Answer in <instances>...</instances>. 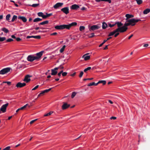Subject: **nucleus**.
Wrapping results in <instances>:
<instances>
[{"mask_svg": "<svg viewBox=\"0 0 150 150\" xmlns=\"http://www.w3.org/2000/svg\"><path fill=\"white\" fill-rule=\"evenodd\" d=\"M140 21H141L140 19L132 18L128 20H127L125 22V25L127 26L130 25L134 26L135 25L136 23H137Z\"/></svg>", "mask_w": 150, "mask_h": 150, "instance_id": "f257e3e1", "label": "nucleus"}, {"mask_svg": "<svg viewBox=\"0 0 150 150\" xmlns=\"http://www.w3.org/2000/svg\"><path fill=\"white\" fill-rule=\"evenodd\" d=\"M127 26L125 25V23L124 24L123 26H122L120 28H118L116 29L117 32H120V33H123L126 31L127 29L128 28L127 27Z\"/></svg>", "mask_w": 150, "mask_h": 150, "instance_id": "f03ea898", "label": "nucleus"}, {"mask_svg": "<svg viewBox=\"0 0 150 150\" xmlns=\"http://www.w3.org/2000/svg\"><path fill=\"white\" fill-rule=\"evenodd\" d=\"M10 68L7 67L4 68L0 71V74H4L6 73L9 72L10 70Z\"/></svg>", "mask_w": 150, "mask_h": 150, "instance_id": "7ed1b4c3", "label": "nucleus"}, {"mask_svg": "<svg viewBox=\"0 0 150 150\" xmlns=\"http://www.w3.org/2000/svg\"><path fill=\"white\" fill-rule=\"evenodd\" d=\"M54 28L57 30H63L67 29L66 25L64 24L61 25H57L54 27Z\"/></svg>", "mask_w": 150, "mask_h": 150, "instance_id": "20e7f679", "label": "nucleus"}, {"mask_svg": "<svg viewBox=\"0 0 150 150\" xmlns=\"http://www.w3.org/2000/svg\"><path fill=\"white\" fill-rule=\"evenodd\" d=\"M8 105V103H7L3 105L1 108L0 110L2 112H6V108Z\"/></svg>", "mask_w": 150, "mask_h": 150, "instance_id": "39448f33", "label": "nucleus"}, {"mask_svg": "<svg viewBox=\"0 0 150 150\" xmlns=\"http://www.w3.org/2000/svg\"><path fill=\"white\" fill-rule=\"evenodd\" d=\"M35 60H36V58L34 55H30L27 57V60L29 61L32 62Z\"/></svg>", "mask_w": 150, "mask_h": 150, "instance_id": "423d86ee", "label": "nucleus"}, {"mask_svg": "<svg viewBox=\"0 0 150 150\" xmlns=\"http://www.w3.org/2000/svg\"><path fill=\"white\" fill-rule=\"evenodd\" d=\"M32 76L31 75L28 74L27 75L25 76L23 81L26 83H28L30 81V78Z\"/></svg>", "mask_w": 150, "mask_h": 150, "instance_id": "0eeeda50", "label": "nucleus"}, {"mask_svg": "<svg viewBox=\"0 0 150 150\" xmlns=\"http://www.w3.org/2000/svg\"><path fill=\"white\" fill-rule=\"evenodd\" d=\"M77 23L75 22H72L68 25H66L67 29H69L72 26H76Z\"/></svg>", "mask_w": 150, "mask_h": 150, "instance_id": "6e6552de", "label": "nucleus"}, {"mask_svg": "<svg viewBox=\"0 0 150 150\" xmlns=\"http://www.w3.org/2000/svg\"><path fill=\"white\" fill-rule=\"evenodd\" d=\"M43 52L44 51H42L38 53H37L36 54V56H35L36 58V60H38L41 57L42 55Z\"/></svg>", "mask_w": 150, "mask_h": 150, "instance_id": "1a4fd4ad", "label": "nucleus"}, {"mask_svg": "<svg viewBox=\"0 0 150 150\" xmlns=\"http://www.w3.org/2000/svg\"><path fill=\"white\" fill-rule=\"evenodd\" d=\"M100 28V27L98 25H93L91 27L89 30L90 31H91V30L93 31L99 29Z\"/></svg>", "mask_w": 150, "mask_h": 150, "instance_id": "9d476101", "label": "nucleus"}, {"mask_svg": "<svg viewBox=\"0 0 150 150\" xmlns=\"http://www.w3.org/2000/svg\"><path fill=\"white\" fill-rule=\"evenodd\" d=\"M61 11L66 14H67L69 13V8L68 7H65L62 8Z\"/></svg>", "mask_w": 150, "mask_h": 150, "instance_id": "9b49d317", "label": "nucleus"}, {"mask_svg": "<svg viewBox=\"0 0 150 150\" xmlns=\"http://www.w3.org/2000/svg\"><path fill=\"white\" fill-rule=\"evenodd\" d=\"M82 58L84 59L85 61H86L90 59V56L89 55V53H87L83 55L82 56Z\"/></svg>", "mask_w": 150, "mask_h": 150, "instance_id": "f8f14e48", "label": "nucleus"}, {"mask_svg": "<svg viewBox=\"0 0 150 150\" xmlns=\"http://www.w3.org/2000/svg\"><path fill=\"white\" fill-rule=\"evenodd\" d=\"M63 5V3H57L53 6V7L55 9H57L59 7H62Z\"/></svg>", "mask_w": 150, "mask_h": 150, "instance_id": "ddd939ff", "label": "nucleus"}, {"mask_svg": "<svg viewBox=\"0 0 150 150\" xmlns=\"http://www.w3.org/2000/svg\"><path fill=\"white\" fill-rule=\"evenodd\" d=\"M59 69V68L56 67L54 68V69H52L51 75H56L57 73V70H58Z\"/></svg>", "mask_w": 150, "mask_h": 150, "instance_id": "4468645a", "label": "nucleus"}, {"mask_svg": "<svg viewBox=\"0 0 150 150\" xmlns=\"http://www.w3.org/2000/svg\"><path fill=\"white\" fill-rule=\"evenodd\" d=\"M25 85L26 83H21V82H18L16 86L18 88H21L24 86Z\"/></svg>", "mask_w": 150, "mask_h": 150, "instance_id": "2eb2a0df", "label": "nucleus"}, {"mask_svg": "<svg viewBox=\"0 0 150 150\" xmlns=\"http://www.w3.org/2000/svg\"><path fill=\"white\" fill-rule=\"evenodd\" d=\"M70 106V105L66 103H64L62 106V108L63 110L65 109Z\"/></svg>", "mask_w": 150, "mask_h": 150, "instance_id": "dca6fc26", "label": "nucleus"}, {"mask_svg": "<svg viewBox=\"0 0 150 150\" xmlns=\"http://www.w3.org/2000/svg\"><path fill=\"white\" fill-rule=\"evenodd\" d=\"M79 7L78 5L74 4L72 5L71 7V9L73 10L77 9L79 8Z\"/></svg>", "mask_w": 150, "mask_h": 150, "instance_id": "f3484780", "label": "nucleus"}, {"mask_svg": "<svg viewBox=\"0 0 150 150\" xmlns=\"http://www.w3.org/2000/svg\"><path fill=\"white\" fill-rule=\"evenodd\" d=\"M33 38L36 39H39L41 37L40 35H36V36H27V38Z\"/></svg>", "mask_w": 150, "mask_h": 150, "instance_id": "a211bd4d", "label": "nucleus"}, {"mask_svg": "<svg viewBox=\"0 0 150 150\" xmlns=\"http://www.w3.org/2000/svg\"><path fill=\"white\" fill-rule=\"evenodd\" d=\"M18 18L22 20L23 22H25L27 21L26 18L24 16H19Z\"/></svg>", "mask_w": 150, "mask_h": 150, "instance_id": "6ab92c4d", "label": "nucleus"}, {"mask_svg": "<svg viewBox=\"0 0 150 150\" xmlns=\"http://www.w3.org/2000/svg\"><path fill=\"white\" fill-rule=\"evenodd\" d=\"M117 32L116 29L114 30L113 31L110 32L108 35V36H112L114 34H115Z\"/></svg>", "mask_w": 150, "mask_h": 150, "instance_id": "aec40b11", "label": "nucleus"}, {"mask_svg": "<svg viewBox=\"0 0 150 150\" xmlns=\"http://www.w3.org/2000/svg\"><path fill=\"white\" fill-rule=\"evenodd\" d=\"M150 12V9L147 8L145 10L143 11V13L144 14H146Z\"/></svg>", "mask_w": 150, "mask_h": 150, "instance_id": "412c9836", "label": "nucleus"}, {"mask_svg": "<svg viewBox=\"0 0 150 150\" xmlns=\"http://www.w3.org/2000/svg\"><path fill=\"white\" fill-rule=\"evenodd\" d=\"M125 16L127 18L126 19H127V18H133L134 16L132 15L127 14L125 15Z\"/></svg>", "mask_w": 150, "mask_h": 150, "instance_id": "4be33fe9", "label": "nucleus"}, {"mask_svg": "<svg viewBox=\"0 0 150 150\" xmlns=\"http://www.w3.org/2000/svg\"><path fill=\"white\" fill-rule=\"evenodd\" d=\"M115 25H117L118 28H120L123 25V24L120 22H116L115 23Z\"/></svg>", "mask_w": 150, "mask_h": 150, "instance_id": "5701e85b", "label": "nucleus"}, {"mask_svg": "<svg viewBox=\"0 0 150 150\" xmlns=\"http://www.w3.org/2000/svg\"><path fill=\"white\" fill-rule=\"evenodd\" d=\"M40 5V4L39 3L38 4H33L32 5H27V6H31L33 7H36L39 6Z\"/></svg>", "mask_w": 150, "mask_h": 150, "instance_id": "b1692460", "label": "nucleus"}, {"mask_svg": "<svg viewBox=\"0 0 150 150\" xmlns=\"http://www.w3.org/2000/svg\"><path fill=\"white\" fill-rule=\"evenodd\" d=\"M48 21H43L42 22H41L39 23V25H44L46 24H47L48 23Z\"/></svg>", "mask_w": 150, "mask_h": 150, "instance_id": "393cba45", "label": "nucleus"}, {"mask_svg": "<svg viewBox=\"0 0 150 150\" xmlns=\"http://www.w3.org/2000/svg\"><path fill=\"white\" fill-rule=\"evenodd\" d=\"M102 24V28L103 29H105L107 27V24L105 22H103Z\"/></svg>", "mask_w": 150, "mask_h": 150, "instance_id": "a878e982", "label": "nucleus"}, {"mask_svg": "<svg viewBox=\"0 0 150 150\" xmlns=\"http://www.w3.org/2000/svg\"><path fill=\"white\" fill-rule=\"evenodd\" d=\"M1 30L3 31L4 33H7L9 32V30L5 28H3L1 29Z\"/></svg>", "mask_w": 150, "mask_h": 150, "instance_id": "bb28decb", "label": "nucleus"}, {"mask_svg": "<svg viewBox=\"0 0 150 150\" xmlns=\"http://www.w3.org/2000/svg\"><path fill=\"white\" fill-rule=\"evenodd\" d=\"M42 20V19L40 18H35L33 20L34 22H39Z\"/></svg>", "mask_w": 150, "mask_h": 150, "instance_id": "cd10ccee", "label": "nucleus"}, {"mask_svg": "<svg viewBox=\"0 0 150 150\" xmlns=\"http://www.w3.org/2000/svg\"><path fill=\"white\" fill-rule=\"evenodd\" d=\"M65 47L66 46L65 45H64L62 47V48H61V49L60 50V53H62L63 52Z\"/></svg>", "mask_w": 150, "mask_h": 150, "instance_id": "c85d7f7f", "label": "nucleus"}, {"mask_svg": "<svg viewBox=\"0 0 150 150\" xmlns=\"http://www.w3.org/2000/svg\"><path fill=\"white\" fill-rule=\"evenodd\" d=\"M138 5H140L142 3V0H135Z\"/></svg>", "mask_w": 150, "mask_h": 150, "instance_id": "c756f323", "label": "nucleus"}, {"mask_svg": "<svg viewBox=\"0 0 150 150\" xmlns=\"http://www.w3.org/2000/svg\"><path fill=\"white\" fill-rule=\"evenodd\" d=\"M17 16L16 15H14L11 20L12 22H13L16 19H17Z\"/></svg>", "mask_w": 150, "mask_h": 150, "instance_id": "7c9ffc66", "label": "nucleus"}, {"mask_svg": "<svg viewBox=\"0 0 150 150\" xmlns=\"http://www.w3.org/2000/svg\"><path fill=\"white\" fill-rule=\"evenodd\" d=\"M98 83H102L103 85H105L106 83V81H105L100 80L98 81Z\"/></svg>", "mask_w": 150, "mask_h": 150, "instance_id": "2f4dec72", "label": "nucleus"}, {"mask_svg": "<svg viewBox=\"0 0 150 150\" xmlns=\"http://www.w3.org/2000/svg\"><path fill=\"white\" fill-rule=\"evenodd\" d=\"M53 112L52 111H50L49 112L46 114L44 115V116H48L52 114L53 113Z\"/></svg>", "mask_w": 150, "mask_h": 150, "instance_id": "473e14b6", "label": "nucleus"}, {"mask_svg": "<svg viewBox=\"0 0 150 150\" xmlns=\"http://www.w3.org/2000/svg\"><path fill=\"white\" fill-rule=\"evenodd\" d=\"M11 15L10 14H8L6 15V20L8 21L9 20L10 18Z\"/></svg>", "mask_w": 150, "mask_h": 150, "instance_id": "72a5a7b5", "label": "nucleus"}, {"mask_svg": "<svg viewBox=\"0 0 150 150\" xmlns=\"http://www.w3.org/2000/svg\"><path fill=\"white\" fill-rule=\"evenodd\" d=\"M76 93L75 92H73L72 93L71 95V97L72 98H73L76 95Z\"/></svg>", "mask_w": 150, "mask_h": 150, "instance_id": "f704fd0d", "label": "nucleus"}, {"mask_svg": "<svg viewBox=\"0 0 150 150\" xmlns=\"http://www.w3.org/2000/svg\"><path fill=\"white\" fill-rule=\"evenodd\" d=\"M6 39V38L5 37H0V42H2L4 41Z\"/></svg>", "mask_w": 150, "mask_h": 150, "instance_id": "c9c22d12", "label": "nucleus"}, {"mask_svg": "<svg viewBox=\"0 0 150 150\" xmlns=\"http://www.w3.org/2000/svg\"><path fill=\"white\" fill-rule=\"evenodd\" d=\"M85 27L84 26H80L79 28V30L81 31H82L85 29Z\"/></svg>", "mask_w": 150, "mask_h": 150, "instance_id": "e433bc0d", "label": "nucleus"}, {"mask_svg": "<svg viewBox=\"0 0 150 150\" xmlns=\"http://www.w3.org/2000/svg\"><path fill=\"white\" fill-rule=\"evenodd\" d=\"M91 67H88L86 68L84 70V72H86V71H87L88 70H89L91 69Z\"/></svg>", "mask_w": 150, "mask_h": 150, "instance_id": "4c0bfd02", "label": "nucleus"}, {"mask_svg": "<svg viewBox=\"0 0 150 150\" xmlns=\"http://www.w3.org/2000/svg\"><path fill=\"white\" fill-rule=\"evenodd\" d=\"M10 148L11 147L10 146H8L3 149V150H12L10 149Z\"/></svg>", "mask_w": 150, "mask_h": 150, "instance_id": "58836bf2", "label": "nucleus"}, {"mask_svg": "<svg viewBox=\"0 0 150 150\" xmlns=\"http://www.w3.org/2000/svg\"><path fill=\"white\" fill-rule=\"evenodd\" d=\"M38 15L39 16L42 17L43 15V13L42 12H39L38 13Z\"/></svg>", "mask_w": 150, "mask_h": 150, "instance_id": "ea45409f", "label": "nucleus"}, {"mask_svg": "<svg viewBox=\"0 0 150 150\" xmlns=\"http://www.w3.org/2000/svg\"><path fill=\"white\" fill-rule=\"evenodd\" d=\"M28 106L29 108H30V106L28 104H27L25 105H24V106H23V108H24V109L27 107Z\"/></svg>", "mask_w": 150, "mask_h": 150, "instance_id": "a19ab883", "label": "nucleus"}, {"mask_svg": "<svg viewBox=\"0 0 150 150\" xmlns=\"http://www.w3.org/2000/svg\"><path fill=\"white\" fill-rule=\"evenodd\" d=\"M28 106L29 108H30V106L28 104H27L25 105H24V106H23V108H24V109L27 107Z\"/></svg>", "mask_w": 150, "mask_h": 150, "instance_id": "79ce46f5", "label": "nucleus"}, {"mask_svg": "<svg viewBox=\"0 0 150 150\" xmlns=\"http://www.w3.org/2000/svg\"><path fill=\"white\" fill-rule=\"evenodd\" d=\"M95 84V83L94 82H92L88 84V86H92L94 85V84Z\"/></svg>", "mask_w": 150, "mask_h": 150, "instance_id": "37998d69", "label": "nucleus"}, {"mask_svg": "<svg viewBox=\"0 0 150 150\" xmlns=\"http://www.w3.org/2000/svg\"><path fill=\"white\" fill-rule=\"evenodd\" d=\"M13 40V39L11 38H9L7 40H6V42H11Z\"/></svg>", "mask_w": 150, "mask_h": 150, "instance_id": "c03bdc74", "label": "nucleus"}, {"mask_svg": "<svg viewBox=\"0 0 150 150\" xmlns=\"http://www.w3.org/2000/svg\"><path fill=\"white\" fill-rule=\"evenodd\" d=\"M94 36V34L93 33H91L90 35L89 36V37L91 38L93 37Z\"/></svg>", "mask_w": 150, "mask_h": 150, "instance_id": "a18cd8bd", "label": "nucleus"}, {"mask_svg": "<svg viewBox=\"0 0 150 150\" xmlns=\"http://www.w3.org/2000/svg\"><path fill=\"white\" fill-rule=\"evenodd\" d=\"M67 74V72H63L62 73V75L63 76H65Z\"/></svg>", "mask_w": 150, "mask_h": 150, "instance_id": "49530a36", "label": "nucleus"}, {"mask_svg": "<svg viewBox=\"0 0 150 150\" xmlns=\"http://www.w3.org/2000/svg\"><path fill=\"white\" fill-rule=\"evenodd\" d=\"M52 88H50L48 89H46L45 90H44V91L45 92V93H47L50 91L51 90V89Z\"/></svg>", "mask_w": 150, "mask_h": 150, "instance_id": "de8ad7c7", "label": "nucleus"}, {"mask_svg": "<svg viewBox=\"0 0 150 150\" xmlns=\"http://www.w3.org/2000/svg\"><path fill=\"white\" fill-rule=\"evenodd\" d=\"M83 74V71H81L80 73V74L79 75V77H82V76Z\"/></svg>", "mask_w": 150, "mask_h": 150, "instance_id": "09e8293b", "label": "nucleus"}, {"mask_svg": "<svg viewBox=\"0 0 150 150\" xmlns=\"http://www.w3.org/2000/svg\"><path fill=\"white\" fill-rule=\"evenodd\" d=\"M39 87V85H38L36 86L34 88L32 89V91L35 90L37 89Z\"/></svg>", "mask_w": 150, "mask_h": 150, "instance_id": "8fccbe9b", "label": "nucleus"}, {"mask_svg": "<svg viewBox=\"0 0 150 150\" xmlns=\"http://www.w3.org/2000/svg\"><path fill=\"white\" fill-rule=\"evenodd\" d=\"M63 71L62 70L61 71L59 72L58 74V75L60 77L61 76V74L63 72Z\"/></svg>", "mask_w": 150, "mask_h": 150, "instance_id": "3c124183", "label": "nucleus"}, {"mask_svg": "<svg viewBox=\"0 0 150 150\" xmlns=\"http://www.w3.org/2000/svg\"><path fill=\"white\" fill-rule=\"evenodd\" d=\"M115 25V24H108V25L110 27H113Z\"/></svg>", "mask_w": 150, "mask_h": 150, "instance_id": "603ef678", "label": "nucleus"}, {"mask_svg": "<svg viewBox=\"0 0 150 150\" xmlns=\"http://www.w3.org/2000/svg\"><path fill=\"white\" fill-rule=\"evenodd\" d=\"M37 120V119H36L33 120H32L30 122V124H32L35 121H36Z\"/></svg>", "mask_w": 150, "mask_h": 150, "instance_id": "864d4df0", "label": "nucleus"}, {"mask_svg": "<svg viewBox=\"0 0 150 150\" xmlns=\"http://www.w3.org/2000/svg\"><path fill=\"white\" fill-rule=\"evenodd\" d=\"M4 83H6L8 85H10L11 84V82L9 81H5L3 82Z\"/></svg>", "mask_w": 150, "mask_h": 150, "instance_id": "5fc2aeb1", "label": "nucleus"}, {"mask_svg": "<svg viewBox=\"0 0 150 150\" xmlns=\"http://www.w3.org/2000/svg\"><path fill=\"white\" fill-rule=\"evenodd\" d=\"M46 14H47V17H49L51 16L52 15V13H49V14L46 13Z\"/></svg>", "mask_w": 150, "mask_h": 150, "instance_id": "6e6d98bb", "label": "nucleus"}, {"mask_svg": "<svg viewBox=\"0 0 150 150\" xmlns=\"http://www.w3.org/2000/svg\"><path fill=\"white\" fill-rule=\"evenodd\" d=\"M42 17L43 18L45 19V18H47V15L46 14V15H44L43 14V15L42 16Z\"/></svg>", "mask_w": 150, "mask_h": 150, "instance_id": "4d7b16f0", "label": "nucleus"}, {"mask_svg": "<svg viewBox=\"0 0 150 150\" xmlns=\"http://www.w3.org/2000/svg\"><path fill=\"white\" fill-rule=\"evenodd\" d=\"M119 32H117L116 33L115 35H114V36L115 37H117V36L119 34V33H118Z\"/></svg>", "mask_w": 150, "mask_h": 150, "instance_id": "13d9d810", "label": "nucleus"}, {"mask_svg": "<svg viewBox=\"0 0 150 150\" xmlns=\"http://www.w3.org/2000/svg\"><path fill=\"white\" fill-rule=\"evenodd\" d=\"M93 79V78H89V79H83V80L86 81V80H92Z\"/></svg>", "mask_w": 150, "mask_h": 150, "instance_id": "bf43d9fd", "label": "nucleus"}, {"mask_svg": "<svg viewBox=\"0 0 150 150\" xmlns=\"http://www.w3.org/2000/svg\"><path fill=\"white\" fill-rule=\"evenodd\" d=\"M57 34V33L56 32H54L52 33H51L50 34L51 35H56Z\"/></svg>", "mask_w": 150, "mask_h": 150, "instance_id": "052dcab7", "label": "nucleus"}, {"mask_svg": "<svg viewBox=\"0 0 150 150\" xmlns=\"http://www.w3.org/2000/svg\"><path fill=\"white\" fill-rule=\"evenodd\" d=\"M45 93V92L44 91H41V92L40 93V94H41V95H44Z\"/></svg>", "mask_w": 150, "mask_h": 150, "instance_id": "680f3d73", "label": "nucleus"}, {"mask_svg": "<svg viewBox=\"0 0 150 150\" xmlns=\"http://www.w3.org/2000/svg\"><path fill=\"white\" fill-rule=\"evenodd\" d=\"M116 118V117H112L110 118V119H111V120L113 119V120H115Z\"/></svg>", "mask_w": 150, "mask_h": 150, "instance_id": "e2e57ef3", "label": "nucleus"}, {"mask_svg": "<svg viewBox=\"0 0 150 150\" xmlns=\"http://www.w3.org/2000/svg\"><path fill=\"white\" fill-rule=\"evenodd\" d=\"M104 1L108 2L109 3H110L111 2V0H105Z\"/></svg>", "mask_w": 150, "mask_h": 150, "instance_id": "0e129e2a", "label": "nucleus"}, {"mask_svg": "<svg viewBox=\"0 0 150 150\" xmlns=\"http://www.w3.org/2000/svg\"><path fill=\"white\" fill-rule=\"evenodd\" d=\"M21 40V39L19 38H16V40L18 41H20Z\"/></svg>", "mask_w": 150, "mask_h": 150, "instance_id": "69168bd1", "label": "nucleus"}, {"mask_svg": "<svg viewBox=\"0 0 150 150\" xmlns=\"http://www.w3.org/2000/svg\"><path fill=\"white\" fill-rule=\"evenodd\" d=\"M76 73L74 72L72 74L70 75V76H73L76 75Z\"/></svg>", "mask_w": 150, "mask_h": 150, "instance_id": "338daca9", "label": "nucleus"}, {"mask_svg": "<svg viewBox=\"0 0 150 150\" xmlns=\"http://www.w3.org/2000/svg\"><path fill=\"white\" fill-rule=\"evenodd\" d=\"M3 15H1L0 16V21L3 18Z\"/></svg>", "mask_w": 150, "mask_h": 150, "instance_id": "774afa93", "label": "nucleus"}]
</instances>
